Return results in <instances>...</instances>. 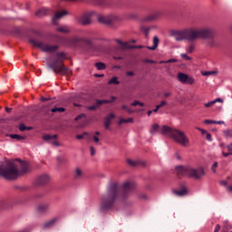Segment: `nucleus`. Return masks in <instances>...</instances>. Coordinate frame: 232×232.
<instances>
[{"instance_id":"de8ad7c7","label":"nucleus","mask_w":232,"mask_h":232,"mask_svg":"<svg viewBox=\"0 0 232 232\" xmlns=\"http://www.w3.org/2000/svg\"><path fill=\"white\" fill-rule=\"evenodd\" d=\"M217 121H213V120H205L204 121V124H216Z\"/></svg>"},{"instance_id":"cd10ccee","label":"nucleus","mask_w":232,"mask_h":232,"mask_svg":"<svg viewBox=\"0 0 232 232\" xmlns=\"http://www.w3.org/2000/svg\"><path fill=\"white\" fill-rule=\"evenodd\" d=\"M51 111L53 113H55L58 111V113H64V111H66V109H64V107H54L53 109H51Z\"/></svg>"},{"instance_id":"f704fd0d","label":"nucleus","mask_w":232,"mask_h":232,"mask_svg":"<svg viewBox=\"0 0 232 232\" xmlns=\"http://www.w3.org/2000/svg\"><path fill=\"white\" fill-rule=\"evenodd\" d=\"M82 175V171L81 169H76L74 173V179H79Z\"/></svg>"},{"instance_id":"603ef678","label":"nucleus","mask_w":232,"mask_h":232,"mask_svg":"<svg viewBox=\"0 0 232 232\" xmlns=\"http://www.w3.org/2000/svg\"><path fill=\"white\" fill-rule=\"evenodd\" d=\"M143 63H149V64H155V63H157V62H155L153 60H150V59H144Z\"/></svg>"},{"instance_id":"09e8293b","label":"nucleus","mask_w":232,"mask_h":232,"mask_svg":"<svg viewBox=\"0 0 232 232\" xmlns=\"http://www.w3.org/2000/svg\"><path fill=\"white\" fill-rule=\"evenodd\" d=\"M181 58L185 59V61H191V57H189L188 54L186 53H181Z\"/></svg>"},{"instance_id":"7ed1b4c3","label":"nucleus","mask_w":232,"mask_h":232,"mask_svg":"<svg viewBox=\"0 0 232 232\" xmlns=\"http://www.w3.org/2000/svg\"><path fill=\"white\" fill-rule=\"evenodd\" d=\"M119 183H111L107 188V193L103 194L101 198L100 211H110L113 208V204L119 197Z\"/></svg>"},{"instance_id":"69168bd1","label":"nucleus","mask_w":232,"mask_h":232,"mask_svg":"<svg viewBox=\"0 0 232 232\" xmlns=\"http://www.w3.org/2000/svg\"><path fill=\"white\" fill-rule=\"evenodd\" d=\"M50 144H52L53 146H60L61 145L59 143V141H52V142H50Z\"/></svg>"},{"instance_id":"4be33fe9","label":"nucleus","mask_w":232,"mask_h":232,"mask_svg":"<svg viewBox=\"0 0 232 232\" xmlns=\"http://www.w3.org/2000/svg\"><path fill=\"white\" fill-rule=\"evenodd\" d=\"M159 37L154 36L153 37V45L152 46H147L148 50H155L156 48H159Z\"/></svg>"},{"instance_id":"393cba45","label":"nucleus","mask_w":232,"mask_h":232,"mask_svg":"<svg viewBox=\"0 0 232 232\" xmlns=\"http://www.w3.org/2000/svg\"><path fill=\"white\" fill-rule=\"evenodd\" d=\"M127 163L129 164V166H131L132 168H135V166H139L140 164L141 166H146V164L144 162L135 161L132 160H127Z\"/></svg>"},{"instance_id":"4d7b16f0","label":"nucleus","mask_w":232,"mask_h":232,"mask_svg":"<svg viewBox=\"0 0 232 232\" xmlns=\"http://www.w3.org/2000/svg\"><path fill=\"white\" fill-rule=\"evenodd\" d=\"M86 117V114L84 113H82V114H79L76 118H75V121H80V119H82Z\"/></svg>"},{"instance_id":"052dcab7","label":"nucleus","mask_w":232,"mask_h":232,"mask_svg":"<svg viewBox=\"0 0 232 232\" xmlns=\"http://www.w3.org/2000/svg\"><path fill=\"white\" fill-rule=\"evenodd\" d=\"M84 34H85V35H89V36L92 37V35H93V32H92V31H85V32H84Z\"/></svg>"},{"instance_id":"680f3d73","label":"nucleus","mask_w":232,"mask_h":232,"mask_svg":"<svg viewBox=\"0 0 232 232\" xmlns=\"http://www.w3.org/2000/svg\"><path fill=\"white\" fill-rule=\"evenodd\" d=\"M166 104H168L166 101H161L160 104H158L157 106H160V108H162V106H166Z\"/></svg>"},{"instance_id":"13d9d810","label":"nucleus","mask_w":232,"mask_h":232,"mask_svg":"<svg viewBox=\"0 0 232 232\" xmlns=\"http://www.w3.org/2000/svg\"><path fill=\"white\" fill-rule=\"evenodd\" d=\"M86 117V114L84 113H82V114H79L76 118H75V121H80V119H82Z\"/></svg>"},{"instance_id":"774afa93","label":"nucleus","mask_w":232,"mask_h":232,"mask_svg":"<svg viewBox=\"0 0 232 232\" xmlns=\"http://www.w3.org/2000/svg\"><path fill=\"white\" fill-rule=\"evenodd\" d=\"M227 150H228V151H232V143L227 145Z\"/></svg>"},{"instance_id":"9d476101","label":"nucleus","mask_w":232,"mask_h":232,"mask_svg":"<svg viewBox=\"0 0 232 232\" xmlns=\"http://www.w3.org/2000/svg\"><path fill=\"white\" fill-rule=\"evenodd\" d=\"M50 182V176L47 174H44L39 176L36 179L35 184L36 186H44V184H48Z\"/></svg>"},{"instance_id":"a878e982","label":"nucleus","mask_w":232,"mask_h":232,"mask_svg":"<svg viewBox=\"0 0 232 232\" xmlns=\"http://www.w3.org/2000/svg\"><path fill=\"white\" fill-rule=\"evenodd\" d=\"M57 218H54L53 219H51L50 221H48L47 223L44 224L43 226V229H48V227H52V226H53V224L57 221Z\"/></svg>"},{"instance_id":"3c124183","label":"nucleus","mask_w":232,"mask_h":232,"mask_svg":"<svg viewBox=\"0 0 232 232\" xmlns=\"http://www.w3.org/2000/svg\"><path fill=\"white\" fill-rule=\"evenodd\" d=\"M115 41H116V43H118V44H121V46H123V48H126V45L128 44L126 43H123L120 39H116Z\"/></svg>"},{"instance_id":"412c9836","label":"nucleus","mask_w":232,"mask_h":232,"mask_svg":"<svg viewBox=\"0 0 232 232\" xmlns=\"http://www.w3.org/2000/svg\"><path fill=\"white\" fill-rule=\"evenodd\" d=\"M47 14H48V9L46 8H41L35 12L36 17H44V15H47Z\"/></svg>"},{"instance_id":"49530a36","label":"nucleus","mask_w":232,"mask_h":232,"mask_svg":"<svg viewBox=\"0 0 232 232\" xmlns=\"http://www.w3.org/2000/svg\"><path fill=\"white\" fill-rule=\"evenodd\" d=\"M85 135H88V132H83L82 134L76 135V139H78V140H81V139H84Z\"/></svg>"},{"instance_id":"79ce46f5","label":"nucleus","mask_w":232,"mask_h":232,"mask_svg":"<svg viewBox=\"0 0 232 232\" xmlns=\"http://www.w3.org/2000/svg\"><path fill=\"white\" fill-rule=\"evenodd\" d=\"M217 168H218V162L215 161L211 167L213 173H217Z\"/></svg>"},{"instance_id":"f03ea898","label":"nucleus","mask_w":232,"mask_h":232,"mask_svg":"<svg viewBox=\"0 0 232 232\" xmlns=\"http://www.w3.org/2000/svg\"><path fill=\"white\" fill-rule=\"evenodd\" d=\"M19 166L15 161H7L0 165V176L5 179V180H15L19 178V175L28 173V163L23 160H19ZM18 168H20V170Z\"/></svg>"},{"instance_id":"4c0bfd02","label":"nucleus","mask_w":232,"mask_h":232,"mask_svg":"<svg viewBox=\"0 0 232 232\" xmlns=\"http://www.w3.org/2000/svg\"><path fill=\"white\" fill-rule=\"evenodd\" d=\"M169 63H177V59H169L167 61H161L160 62V64H168Z\"/></svg>"},{"instance_id":"a18cd8bd","label":"nucleus","mask_w":232,"mask_h":232,"mask_svg":"<svg viewBox=\"0 0 232 232\" xmlns=\"http://www.w3.org/2000/svg\"><path fill=\"white\" fill-rule=\"evenodd\" d=\"M195 50V46L194 45H189L188 48H187V52L188 53H193V51Z\"/></svg>"},{"instance_id":"f3484780","label":"nucleus","mask_w":232,"mask_h":232,"mask_svg":"<svg viewBox=\"0 0 232 232\" xmlns=\"http://www.w3.org/2000/svg\"><path fill=\"white\" fill-rule=\"evenodd\" d=\"M64 15H68V11L57 12L53 17V24H57V20L64 17Z\"/></svg>"},{"instance_id":"c85d7f7f","label":"nucleus","mask_w":232,"mask_h":232,"mask_svg":"<svg viewBox=\"0 0 232 232\" xmlns=\"http://www.w3.org/2000/svg\"><path fill=\"white\" fill-rule=\"evenodd\" d=\"M108 84H121V82H119V78L117 76H113L111 79L109 80Z\"/></svg>"},{"instance_id":"c9c22d12","label":"nucleus","mask_w":232,"mask_h":232,"mask_svg":"<svg viewBox=\"0 0 232 232\" xmlns=\"http://www.w3.org/2000/svg\"><path fill=\"white\" fill-rule=\"evenodd\" d=\"M224 136L227 137V139H229V137L232 138V129L225 130Z\"/></svg>"},{"instance_id":"6ab92c4d","label":"nucleus","mask_w":232,"mask_h":232,"mask_svg":"<svg viewBox=\"0 0 232 232\" xmlns=\"http://www.w3.org/2000/svg\"><path fill=\"white\" fill-rule=\"evenodd\" d=\"M82 43L92 48L93 46V38L92 37H82Z\"/></svg>"},{"instance_id":"a19ab883","label":"nucleus","mask_w":232,"mask_h":232,"mask_svg":"<svg viewBox=\"0 0 232 232\" xmlns=\"http://www.w3.org/2000/svg\"><path fill=\"white\" fill-rule=\"evenodd\" d=\"M213 73H215V72L205 71L201 72V75H203V77H208V75H213Z\"/></svg>"},{"instance_id":"5fc2aeb1","label":"nucleus","mask_w":232,"mask_h":232,"mask_svg":"<svg viewBox=\"0 0 232 232\" xmlns=\"http://www.w3.org/2000/svg\"><path fill=\"white\" fill-rule=\"evenodd\" d=\"M114 118H115V114L113 113H110L105 117V119H108L110 121H111V119H114Z\"/></svg>"},{"instance_id":"0e129e2a","label":"nucleus","mask_w":232,"mask_h":232,"mask_svg":"<svg viewBox=\"0 0 232 232\" xmlns=\"http://www.w3.org/2000/svg\"><path fill=\"white\" fill-rule=\"evenodd\" d=\"M220 231V225H216L214 232H218Z\"/></svg>"},{"instance_id":"aec40b11","label":"nucleus","mask_w":232,"mask_h":232,"mask_svg":"<svg viewBox=\"0 0 232 232\" xmlns=\"http://www.w3.org/2000/svg\"><path fill=\"white\" fill-rule=\"evenodd\" d=\"M188 74L184 73V72H179L178 73V81H179V82H182L183 84L186 83V82L188 81Z\"/></svg>"},{"instance_id":"8fccbe9b","label":"nucleus","mask_w":232,"mask_h":232,"mask_svg":"<svg viewBox=\"0 0 232 232\" xmlns=\"http://www.w3.org/2000/svg\"><path fill=\"white\" fill-rule=\"evenodd\" d=\"M206 139L208 140V142H213V137L211 136V133L207 132Z\"/></svg>"},{"instance_id":"dca6fc26","label":"nucleus","mask_w":232,"mask_h":232,"mask_svg":"<svg viewBox=\"0 0 232 232\" xmlns=\"http://www.w3.org/2000/svg\"><path fill=\"white\" fill-rule=\"evenodd\" d=\"M69 43L72 46H81L82 44V37L73 36L69 40Z\"/></svg>"},{"instance_id":"0eeeda50","label":"nucleus","mask_w":232,"mask_h":232,"mask_svg":"<svg viewBox=\"0 0 232 232\" xmlns=\"http://www.w3.org/2000/svg\"><path fill=\"white\" fill-rule=\"evenodd\" d=\"M66 59V53L61 52L56 53V59L53 63H48V67L53 70L54 73H57V68L63 66V63Z\"/></svg>"},{"instance_id":"6e6d98bb","label":"nucleus","mask_w":232,"mask_h":232,"mask_svg":"<svg viewBox=\"0 0 232 232\" xmlns=\"http://www.w3.org/2000/svg\"><path fill=\"white\" fill-rule=\"evenodd\" d=\"M196 130H198V131H200L202 135H207V133H208V131H206V130L200 129V128H198V127H197Z\"/></svg>"},{"instance_id":"c03bdc74","label":"nucleus","mask_w":232,"mask_h":232,"mask_svg":"<svg viewBox=\"0 0 232 232\" xmlns=\"http://www.w3.org/2000/svg\"><path fill=\"white\" fill-rule=\"evenodd\" d=\"M213 104H215V102L210 101L207 103H204V106H205V108H211V106H213Z\"/></svg>"},{"instance_id":"4468645a","label":"nucleus","mask_w":232,"mask_h":232,"mask_svg":"<svg viewBox=\"0 0 232 232\" xmlns=\"http://www.w3.org/2000/svg\"><path fill=\"white\" fill-rule=\"evenodd\" d=\"M159 15H160V13H155L153 14H150L149 16H144L140 19L141 23H150L151 21H155V19L159 18Z\"/></svg>"},{"instance_id":"b1692460","label":"nucleus","mask_w":232,"mask_h":232,"mask_svg":"<svg viewBox=\"0 0 232 232\" xmlns=\"http://www.w3.org/2000/svg\"><path fill=\"white\" fill-rule=\"evenodd\" d=\"M56 32H60L62 34H70V27H68V25H62L56 28Z\"/></svg>"},{"instance_id":"e433bc0d","label":"nucleus","mask_w":232,"mask_h":232,"mask_svg":"<svg viewBox=\"0 0 232 232\" xmlns=\"http://www.w3.org/2000/svg\"><path fill=\"white\" fill-rule=\"evenodd\" d=\"M159 128H160V126H159V124H153L151 129H150V133L153 134L157 131V130H159Z\"/></svg>"},{"instance_id":"c756f323","label":"nucleus","mask_w":232,"mask_h":232,"mask_svg":"<svg viewBox=\"0 0 232 232\" xmlns=\"http://www.w3.org/2000/svg\"><path fill=\"white\" fill-rule=\"evenodd\" d=\"M9 137L10 139H16V140H24V139H26V136H21L18 134H10Z\"/></svg>"},{"instance_id":"f8f14e48","label":"nucleus","mask_w":232,"mask_h":232,"mask_svg":"<svg viewBox=\"0 0 232 232\" xmlns=\"http://www.w3.org/2000/svg\"><path fill=\"white\" fill-rule=\"evenodd\" d=\"M54 73H56V74L62 73V75L70 76V75H72V70H70L63 64V65H60V67H57V72H54Z\"/></svg>"},{"instance_id":"58836bf2","label":"nucleus","mask_w":232,"mask_h":232,"mask_svg":"<svg viewBox=\"0 0 232 232\" xmlns=\"http://www.w3.org/2000/svg\"><path fill=\"white\" fill-rule=\"evenodd\" d=\"M141 30L145 34V37H148L150 30H151V27H143Z\"/></svg>"},{"instance_id":"2f4dec72","label":"nucleus","mask_w":232,"mask_h":232,"mask_svg":"<svg viewBox=\"0 0 232 232\" xmlns=\"http://www.w3.org/2000/svg\"><path fill=\"white\" fill-rule=\"evenodd\" d=\"M130 122H133V118H127V119H120L118 124H125V123H130Z\"/></svg>"},{"instance_id":"2eb2a0df","label":"nucleus","mask_w":232,"mask_h":232,"mask_svg":"<svg viewBox=\"0 0 232 232\" xmlns=\"http://www.w3.org/2000/svg\"><path fill=\"white\" fill-rule=\"evenodd\" d=\"M174 195L177 197H186L188 195V188L182 185L179 190H173Z\"/></svg>"},{"instance_id":"ea45409f","label":"nucleus","mask_w":232,"mask_h":232,"mask_svg":"<svg viewBox=\"0 0 232 232\" xmlns=\"http://www.w3.org/2000/svg\"><path fill=\"white\" fill-rule=\"evenodd\" d=\"M185 84H195V79L188 76L187 81L185 82Z\"/></svg>"},{"instance_id":"6e6552de","label":"nucleus","mask_w":232,"mask_h":232,"mask_svg":"<svg viewBox=\"0 0 232 232\" xmlns=\"http://www.w3.org/2000/svg\"><path fill=\"white\" fill-rule=\"evenodd\" d=\"M135 188H136L135 181H125L121 185V189H122L121 197L123 198H127V197H130V195H131V191H133Z\"/></svg>"},{"instance_id":"bf43d9fd","label":"nucleus","mask_w":232,"mask_h":232,"mask_svg":"<svg viewBox=\"0 0 232 232\" xmlns=\"http://www.w3.org/2000/svg\"><path fill=\"white\" fill-rule=\"evenodd\" d=\"M213 102H215V104H217V102H224V100L222 98H217L215 100H213Z\"/></svg>"},{"instance_id":"5701e85b","label":"nucleus","mask_w":232,"mask_h":232,"mask_svg":"<svg viewBox=\"0 0 232 232\" xmlns=\"http://www.w3.org/2000/svg\"><path fill=\"white\" fill-rule=\"evenodd\" d=\"M57 137H58L57 134H53V135L47 134V135H44L42 139L43 140H45V142H50V140H56Z\"/></svg>"},{"instance_id":"7c9ffc66","label":"nucleus","mask_w":232,"mask_h":232,"mask_svg":"<svg viewBox=\"0 0 232 232\" xmlns=\"http://www.w3.org/2000/svg\"><path fill=\"white\" fill-rule=\"evenodd\" d=\"M95 67L97 68V70H106V64L102 62H98L95 63Z\"/></svg>"},{"instance_id":"338daca9","label":"nucleus","mask_w":232,"mask_h":232,"mask_svg":"<svg viewBox=\"0 0 232 232\" xmlns=\"http://www.w3.org/2000/svg\"><path fill=\"white\" fill-rule=\"evenodd\" d=\"M139 101H134L132 103H130V106H139Z\"/></svg>"},{"instance_id":"ddd939ff","label":"nucleus","mask_w":232,"mask_h":232,"mask_svg":"<svg viewBox=\"0 0 232 232\" xmlns=\"http://www.w3.org/2000/svg\"><path fill=\"white\" fill-rule=\"evenodd\" d=\"M98 21L101 23V24H105L106 26H110V24H113V22H111V18L108 16L99 15Z\"/></svg>"},{"instance_id":"72a5a7b5","label":"nucleus","mask_w":232,"mask_h":232,"mask_svg":"<svg viewBox=\"0 0 232 232\" xmlns=\"http://www.w3.org/2000/svg\"><path fill=\"white\" fill-rule=\"evenodd\" d=\"M99 107H100V105H99V103H97V101H96L95 105L88 106L87 110L93 111L97 110V108H99Z\"/></svg>"},{"instance_id":"bb28decb","label":"nucleus","mask_w":232,"mask_h":232,"mask_svg":"<svg viewBox=\"0 0 232 232\" xmlns=\"http://www.w3.org/2000/svg\"><path fill=\"white\" fill-rule=\"evenodd\" d=\"M209 41L208 42V44L210 46V48H217L218 46V41L215 40V38H208Z\"/></svg>"},{"instance_id":"a211bd4d","label":"nucleus","mask_w":232,"mask_h":232,"mask_svg":"<svg viewBox=\"0 0 232 232\" xmlns=\"http://www.w3.org/2000/svg\"><path fill=\"white\" fill-rule=\"evenodd\" d=\"M117 100V97L111 96V100H97L98 106H101L102 104H111V102H114V101Z\"/></svg>"},{"instance_id":"20e7f679","label":"nucleus","mask_w":232,"mask_h":232,"mask_svg":"<svg viewBox=\"0 0 232 232\" xmlns=\"http://www.w3.org/2000/svg\"><path fill=\"white\" fill-rule=\"evenodd\" d=\"M161 135H168L169 139H173L177 144L188 148L189 146V138L180 130L173 129L168 125H163L160 129Z\"/></svg>"},{"instance_id":"864d4df0","label":"nucleus","mask_w":232,"mask_h":232,"mask_svg":"<svg viewBox=\"0 0 232 232\" xmlns=\"http://www.w3.org/2000/svg\"><path fill=\"white\" fill-rule=\"evenodd\" d=\"M19 130H20L21 131H26V125H24V123H21V124L19 125Z\"/></svg>"},{"instance_id":"9b49d317","label":"nucleus","mask_w":232,"mask_h":232,"mask_svg":"<svg viewBox=\"0 0 232 232\" xmlns=\"http://www.w3.org/2000/svg\"><path fill=\"white\" fill-rule=\"evenodd\" d=\"M92 14H83L82 17L79 19V23L82 24V26H88V24H92Z\"/></svg>"},{"instance_id":"e2e57ef3","label":"nucleus","mask_w":232,"mask_h":232,"mask_svg":"<svg viewBox=\"0 0 232 232\" xmlns=\"http://www.w3.org/2000/svg\"><path fill=\"white\" fill-rule=\"evenodd\" d=\"M90 150H91V155L92 157H93V155H95V148L91 147Z\"/></svg>"},{"instance_id":"39448f33","label":"nucleus","mask_w":232,"mask_h":232,"mask_svg":"<svg viewBox=\"0 0 232 232\" xmlns=\"http://www.w3.org/2000/svg\"><path fill=\"white\" fill-rule=\"evenodd\" d=\"M176 172L179 177H188V179H194V180H199V179L206 175V171L202 167L194 169L191 167L177 166Z\"/></svg>"},{"instance_id":"423d86ee","label":"nucleus","mask_w":232,"mask_h":232,"mask_svg":"<svg viewBox=\"0 0 232 232\" xmlns=\"http://www.w3.org/2000/svg\"><path fill=\"white\" fill-rule=\"evenodd\" d=\"M29 43L34 44V46H37V48H40L42 52H45L46 53H53L59 50V45L44 44L43 42H39L34 39L29 40Z\"/></svg>"},{"instance_id":"473e14b6","label":"nucleus","mask_w":232,"mask_h":232,"mask_svg":"<svg viewBox=\"0 0 232 232\" xmlns=\"http://www.w3.org/2000/svg\"><path fill=\"white\" fill-rule=\"evenodd\" d=\"M97 2L100 6H105V7L111 6L110 5V4H108V0H97Z\"/></svg>"},{"instance_id":"37998d69","label":"nucleus","mask_w":232,"mask_h":232,"mask_svg":"<svg viewBox=\"0 0 232 232\" xmlns=\"http://www.w3.org/2000/svg\"><path fill=\"white\" fill-rule=\"evenodd\" d=\"M110 124H111V121H110L108 119H104V126L106 128V130L110 129Z\"/></svg>"},{"instance_id":"1a4fd4ad","label":"nucleus","mask_w":232,"mask_h":232,"mask_svg":"<svg viewBox=\"0 0 232 232\" xmlns=\"http://www.w3.org/2000/svg\"><path fill=\"white\" fill-rule=\"evenodd\" d=\"M50 210V203H41L37 206L36 211L39 215H46Z\"/></svg>"},{"instance_id":"f257e3e1","label":"nucleus","mask_w":232,"mask_h":232,"mask_svg":"<svg viewBox=\"0 0 232 232\" xmlns=\"http://www.w3.org/2000/svg\"><path fill=\"white\" fill-rule=\"evenodd\" d=\"M170 35L174 37L177 42H193L197 41V39H215V31L209 28H187L183 30H172L170 31Z\"/></svg>"}]
</instances>
